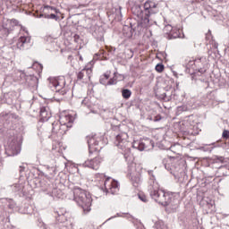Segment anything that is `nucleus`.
<instances>
[{
  "label": "nucleus",
  "instance_id": "1",
  "mask_svg": "<svg viewBox=\"0 0 229 229\" xmlns=\"http://www.w3.org/2000/svg\"><path fill=\"white\" fill-rule=\"evenodd\" d=\"M131 12L133 15H136L140 20L142 28H148V26H151L150 22H153V20L150 18L151 15H155L159 12L158 4L148 0L144 3L143 9L140 5H134L131 8Z\"/></svg>",
  "mask_w": 229,
  "mask_h": 229
},
{
  "label": "nucleus",
  "instance_id": "2",
  "mask_svg": "<svg viewBox=\"0 0 229 229\" xmlns=\"http://www.w3.org/2000/svg\"><path fill=\"white\" fill-rule=\"evenodd\" d=\"M148 173L150 176L148 188L150 197L152 198V199H155L159 205H162L163 207H167L171 203V201H173V195L164 191L163 190H160V184H158L155 180L153 170H148Z\"/></svg>",
  "mask_w": 229,
  "mask_h": 229
},
{
  "label": "nucleus",
  "instance_id": "3",
  "mask_svg": "<svg viewBox=\"0 0 229 229\" xmlns=\"http://www.w3.org/2000/svg\"><path fill=\"white\" fill-rule=\"evenodd\" d=\"M73 199L83 210L84 214H89L92 207V197L90 194H87V191L81 188L73 189Z\"/></svg>",
  "mask_w": 229,
  "mask_h": 229
},
{
  "label": "nucleus",
  "instance_id": "4",
  "mask_svg": "<svg viewBox=\"0 0 229 229\" xmlns=\"http://www.w3.org/2000/svg\"><path fill=\"white\" fill-rule=\"evenodd\" d=\"M141 174L142 168H140V166H137L135 164H131L129 166L127 176L134 187H137L142 183Z\"/></svg>",
  "mask_w": 229,
  "mask_h": 229
},
{
  "label": "nucleus",
  "instance_id": "5",
  "mask_svg": "<svg viewBox=\"0 0 229 229\" xmlns=\"http://www.w3.org/2000/svg\"><path fill=\"white\" fill-rule=\"evenodd\" d=\"M21 30L25 31L26 35L21 36L18 38L16 47L21 51H25V49L31 47V36H30V32L26 30V27H21Z\"/></svg>",
  "mask_w": 229,
  "mask_h": 229
},
{
  "label": "nucleus",
  "instance_id": "6",
  "mask_svg": "<svg viewBox=\"0 0 229 229\" xmlns=\"http://www.w3.org/2000/svg\"><path fill=\"white\" fill-rule=\"evenodd\" d=\"M50 82V88L55 89V92H60L63 96L67 93L65 90V77H54L48 79Z\"/></svg>",
  "mask_w": 229,
  "mask_h": 229
},
{
  "label": "nucleus",
  "instance_id": "7",
  "mask_svg": "<svg viewBox=\"0 0 229 229\" xmlns=\"http://www.w3.org/2000/svg\"><path fill=\"white\" fill-rule=\"evenodd\" d=\"M104 187L107 194H117L119 192V182L107 177L104 182Z\"/></svg>",
  "mask_w": 229,
  "mask_h": 229
},
{
  "label": "nucleus",
  "instance_id": "8",
  "mask_svg": "<svg viewBox=\"0 0 229 229\" xmlns=\"http://www.w3.org/2000/svg\"><path fill=\"white\" fill-rule=\"evenodd\" d=\"M87 140L89 155H92L94 151H99V149H101V147L99 146V142H101V137H98L96 135L89 136L87 137Z\"/></svg>",
  "mask_w": 229,
  "mask_h": 229
},
{
  "label": "nucleus",
  "instance_id": "9",
  "mask_svg": "<svg viewBox=\"0 0 229 229\" xmlns=\"http://www.w3.org/2000/svg\"><path fill=\"white\" fill-rule=\"evenodd\" d=\"M114 144L120 149H126V147L128 146V133L122 132L118 134L115 138Z\"/></svg>",
  "mask_w": 229,
  "mask_h": 229
},
{
  "label": "nucleus",
  "instance_id": "10",
  "mask_svg": "<svg viewBox=\"0 0 229 229\" xmlns=\"http://www.w3.org/2000/svg\"><path fill=\"white\" fill-rule=\"evenodd\" d=\"M5 153L7 157H15L21 153V146L17 141H11L9 145L5 148Z\"/></svg>",
  "mask_w": 229,
  "mask_h": 229
},
{
  "label": "nucleus",
  "instance_id": "11",
  "mask_svg": "<svg viewBox=\"0 0 229 229\" xmlns=\"http://www.w3.org/2000/svg\"><path fill=\"white\" fill-rule=\"evenodd\" d=\"M92 78V68H83L77 74V80L83 81V83H88Z\"/></svg>",
  "mask_w": 229,
  "mask_h": 229
},
{
  "label": "nucleus",
  "instance_id": "12",
  "mask_svg": "<svg viewBox=\"0 0 229 229\" xmlns=\"http://www.w3.org/2000/svg\"><path fill=\"white\" fill-rule=\"evenodd\" d=\"M83 167H89V169H93L94 171H98L101 165V157H97L93 159H88L82 164Z\"/></svg>",
  "mask_w": 229,
  "mask_h": 229
},
{
  "label": "nucleus",
  "instance_id": "13",
  "mask_svg": "<svg viewBox=\"0 0 229 229\" xmlns=\"http://www.w3.org/2000/svg\"><path fill=\"white\" fill-rule=\"evenodd\" d=\"M59 123L68 128H72L74 118L71 114H62L59 118Z\"/></svg>",
  "mask_w": 229,
  "mask_h": 229
},
{
  "label": "nucleus",
  "instance_id": "14",
  "mask_svg": "<svg viewBox=\"0 0 229 229\" xmlns=\"http://www.w3.org/2000/svg\"><path fill=\"white\" fill-rule=\"evenodd\" d=\"M55 214L57 223H65L67 221V211H65V209L61 208L55 211Z\"/></svg>",
  "mask_w": 229,
  "mask_h": 229
},
{
  "label": "nucleus",
  "instance_id": "15",
  "mask_svg": "<svg viewBox=\"0 0 229 229\" xmlns=\"http://www.w3.org/2000/svg\"><path fill=\"white\" fill-rule=\"evenodd\" d=\"M10 31H12V27H7L4 23L3 26L0 28V37H2V38H6V37L10 35Z\"/></svg>",
  "mask_w": 229,
  "mask_h": 229
},
{
  "label": "nucleus",
  "instance_id": "16",
  "mask_svg": "<svg viewBox=\"0 0 229 229\" xmlns=\"http://www.w3.org/2000/svg\"><path fill=\"white\" fill-rule=\"evenodd\" d=\"M40 116L42 119H49L51 117V114L49 113V107L42 106L40 108Z\"/></svg>",
  "mask_w": 229,
  "mask_h": 229
},
{
  "label": "nucleus",
  "instance_id": "17",
  "mask_svg": "<svg viewBox=\"0 0 229 229\" xmlns=\"http://www.w3.org/2000/svg\"><path fill=\"white\" fill-rule=\"evenodd\" d=\"M173 162H174V157H168L163 159V164L166 171H171V164H173Z\"/></svg>",
  "mask_w": 229,
  "mask_h": 229
},
{
  "label": "nucleus",
  "instance_id": "18",
  "mask_svg": "<svg viewBox=\"0 0 229 229\" xmlns=\"http://www.w3.org/2000/svg\"><path fill=\"white\" fill-rule=\"evenodd\" d=\"M27 83L31 85V87H35V85H38V78L35 75H28Z\"/></svg>",
  "mask_w": 229,
  "mask_h": 229
},
{
  "label": "nucleus",
  "instance_id": "19",
  "mask_svg": "<svg viewBox=\"0 0 229 229\" xmlns=\"http://www.w3.org/2000/svg\"><path fill=\"white\" fill-rule=\"evenodd\" d=\"M62 123L60 122H55L54 123H52V132L55 133V135H59L60 133V127H61Z\"/></svg>",
  "mask_w": 229,
  "mask_h": 229
},
{
  "label": "nucleus",
  "instance_id": "20",
  "mask_svg": "<svg viewBox=\"0 0 229 229\" xmlns=\"http://www.w3.org/2000/svg\"><path fill=\"white\" fill-rule=\"evenodd\" d=\"M132 148H135L140 151H144V149H146V144H144V142H141V141H134L132 143Z\"/></svg>",
  "mask_w": 229,
  "mask_h": 229
},
{
  "label": "nucleus",
  "instance_id": "21",
  "mask_svg": "<svg viewBox=\"0 0 229 229\" xmlns=\"http://www.w3.org/2000/svg\"><path fill=\"white\" fill-rule=\"evenodd\" d=\"M122 96H123V99H130V98H131V90H130L128 89H123Z\"/></svg>",
  "mask_w": 229,
  "mask_h": 229
},
{
  "label": "nucleus",
  "instance_id": "22",
  "mask_svg": "<svg viewBox=\"0 0 229 229\" xmlns=\"http://www.w3.org/2000/svg\"><path fill=\"white\" fill-rule=\"evenodd\" d=\"M69 128L70 127H68L67 125H64V124L61 123L58 137H62V135H65V133H67V131L69 130Z\"/></svg>",
  "mask_w": 229,
  "mask_h": 229
},
{
  "label": "nucleus",
  "instance_id": "23",
  "mask_svg": "<svg viewBox=\"0 0 229 229\" xmlns=\"http://www.w3.org/2000/svg\"><path fill=\"white\" fill-rule=\"evenodd\" d=\"M5 201L8 203L7 207L8 208H10L11 210H13V208H15L16 204L15 201L12 199H5Z\"/></svg>",
  "mask_w": 229,
  "mask_h": 229
},
{
  "label": "nucleus",
  "instance_id": "24",
  "mask_svg": "<svg viewBox=\"0 0 229 229\" xmlns=\"http://www.w3.org/2000/svg\"><path fill=\"white\" fill-rule=\"evenodd\" d=\"M4 24L7 26H8V24H10V26H12L13 28V26H19V21H17L15 19L7 20L6 23H4Z\"/></svg>",
  "mask_w": 229,
  "mask_h": 229
},
{
  "label": "nucleus",
  "instance_id": "25",
  "mask_svg": "<svg viewBox=\"0 0 229 229\" xmlns=\"http://www.w3.org/2000/svg\"><path fill=\"white\" fill-rule=\"evenodd\" d=\"M47 171H50V173L45 174L46 178H49V174H50V176H55V168L54 167L47 166Z\"/></svg>",
  "mask_w": 229,
  "mask_h": 229
},
{
  "label": "nucleus",
  "instance_id": "26",
  "mask_svg": "<svg viewBox=\"0 0 229 229\" xmlns=\"http://www.w3.org/2000/svg\"><path fill=\"white\" fill-rule=\"evenodd\" d=\"M155 229H167V225H165L162 222L156 223Z\"/></svg>",
  "mask_w": 229,
  "mask_h": 229
},
{
  "label": "nucleus",
  "instance_id": "27",
  "mask_svg": "<svg viewBox=\"0 0 229 229\" xmlns=\"http://www.w3.org/2000/svg\"><path fill=\"white\" fill-rule=\"evenodd\" d=\"M45 19H53L54 21H58L60 17L56 16V14L55 13H51V14L45 15Z\"/></svg>",
  "mask_w": 229,
  "mask_h": 229
},
{
  "label": "nucleus",
  "instance_id": "28",
  "mask_svg": "<svg viewBox=\"0 0 229 229\" xmlns=\"http://www.w3.org/2000/svg\"><path fill=\"white\" fill-rule=\"evenodd\" d=\"M24 189V185L18 183L14 185V191L15 192H21Z\"/></svg>",
  "mask_w": 229,
  "mask_h": 229
},
{
  "label": "nucleus",
  "instance_id": "29",
  "mask_svg": "<svg viewBox=\"0 0 229 229\" xmlns=\"http://www.w3.org/2000/svg\"><path fill=\"white\" fill-rule=\"evenodd\" d=\"M156 71H157V72H164V64H157L156 65Z\"/></svg>",
  "mask_w": 229,
  "mask_h": 229
},
{
  "label": "nucleus",
  "instance_id": "30",
  "mask_svg": "<svg viewBox=\"0 0 229 229\" xmlns=\"http://www.w3.org/2000/svg\"><path fill=\"white\" fill-rule=\"evenodd\" d=\"M138 196L140 201H143V203H146V201H148V198L146 197V195L140 193Z\"/></svg>",
  "mask_w": 229,
  "mask_h": 229
},
{
  "label": "nucleus",
  "instance_id": "31",
  "mask_svg": "<svg viewBox=\"0 0 229 229\" xmlns=\"http://www.w3.org/2000/svg\"><path fill=\"white\" fill-rule=\"evenodd\" d=\"M45 10H51L52 12H55V13H58V9L53 7V6H49V5H46Z\"/></svg>",
  "mask_w": 229,
  "mask_h": 229
},
{
  "label": "nucleus",
  "instance_id": "32",
  "mask_svg": "<svg viewBox=\"0 0 229 229\" xmlns=\"http://www.w3.org/2000/svg\"><path fill=\"white\" fill-rule=\"evenodd\" d=\"M180 37H182L180 36V30H177V32L171 34L170 38H180Z\"/></svg>",
  "mask_w": 229,
  "mask_h": 229
},
{
  "label": "nucleus",
  "instance_id": "33",
  "mask_svg": "<svg viewBox=\"0 0 229 229\" xmlns=\"http://www.w3.org/2000/svg\"><path fill=\"white\" fill-rule=\"evenodd\" d=\"M222 137H223V139H229V131L224 130V131L222 133Z\"/></svg>",
  "mask_w": 229,
  "mask_h": 229
},
{
  "label": "nucleus",
  "instance_id": "34",
  "mask_svg": "<svg viewBox=\"0 0 229 229\" xmlns=\"http://www.w3.org/2000/svg\"><path fill=\"white\" fill-rule=\"evenodd\" d=\"M28 76L29 75H26V73L24 72H21L20 78L21 80H25V81H28V79H27Z\"/></svg>",
  "mask_w": 229,
  "mask_h": 229
},
{
  "label": "nucleus",
  "instance_id": "35",
  "mask_svg": "<svg viewBox=\"0 0 229 229\" xmlns=\"http://www.w3.org/2000/svg\"><path fill=\"white\" fill-rule=\"evenodd\" d=\"M115 83H117V81L115 79H110L108 81H107V85H115Z\"/></svg>",
  "mask_w": 229,
  "mask_h": 229
},
{
  "label": "nucleus",
  "instance_id": "36",
  "mask_svg": "<svg viewBox=\"0 0 229 229\" xmlns=\"http://www.w3.org/2000/svg\"><path fill=\"white\" fill-rule=\"evenodd\" d=\"M212 38V32L208 30V32L206 34V40H210Z\"/></svg>",
  "mask_w": 229,
  "mask_h": 229
},
{
  "label": "nucleus",
  "instance_id": "37",
  "mask_svg": "<svg viewBox=\"0 0 229 229\" xmlns=\"http://www.w3.org/2000/svg\"><path fill=\"white\" fill-rule=\"evenodd\" d=\"M199 72H200L201 74H205V72H207V70L205 68H200L199 69Z\"/></svg>",
  "mask_w": 229,
  "mask_h": 229
},
{
  "label": "nucleus",
  "instance_id": "38",
  "mask_svg": "<svg viewBox=\"0 0 229 229\" xmlns=\"http://www.w3.org/2000/svg\"><path fill=\"white\" fill-rule=\"evenodd\" d=\"M201 60H202V58L196 59V60L194 61V64H196V65H199V64H199V62H201Z\"/></svg>",
  "mask_w": 229,
  "mask_h": 229
},
{
  "label": "nucleus",
  "instance_id": "39",
  "mask_svg": "<svg viewBox=\"0 0 229 229\" xmlns=\"http://www.w3.org/2000/svg\"><path fill=\"white\" fill-rule=\"evenodd\" d=\"M46 15H47V14H46V13H40L38 17L39 19H41V17H44V18L46 19Z\"/></svg>",
  "mask_w": 229,
  "mask_h": 229
},
{
  "label": "nucleus",
  "instance_id": "40",
  "mask_svg": "<svg viewBox=\"0 0 229 229\" xmlns=\"http://www.w3.org/2000/svg\"><path fill=\"white\" fill-rule=\"evenodd\" d=\"M160 117L159 116H156V118L154 119V121L157 123V122H158V121H160Z\"/></svg>",
  "mask_w": 229,
  "mask_h": 229
},
{
  "label": "nucleus",
  "instance_id": "41",
  "mask_svg": "<svg viewBox=\"0 0 229 229\" xmlns=\"http://www.w3.org/2000/svg\"><path fill=\"white\" fill-rule=\"evenodd\" d=\"M24 169H25V167L22 166V165H21V166H20V173H22V171H24Z\"/></svg>",
  "mask_w": 229,
  "mask_h": 229
},
{
  "label": "nucleus",
  "instance_id": "42",
  "mask_svg": "<svg viewBox=\"0 0 229 229\" xmlns=\"http://www.w3.org/2000/svg\"><path fill=\"white\" fill-rule=\"evenodd\" d=\"M165 28L166 30H173V27H171V25H167Z\"/></svg>",
  "mask_w": 229,
  "mask_h": 229
},
{
  "label": "nucleus",
  "instance_id": "43",
  "mask_svg": "<svg viewBox=\"0 0 229 229\" xmlns=\"http://www.w3.org/2000/svg\"><path fill=\"white\" fill-rule=\"evenodd\" d=\"M98 176H100V178H106V176L105 174H98Z\"/></svg>",
  "mask_w": 229,
  "mask_h": 229
},
{
  "label": "nucleus",
  "instance_id": "44",
  "mask_svg": "<svg viewBox=\"0 0 229 229\" xmlns=\"http://www.w3.org/2000/svg\"><path fill=\"white\" fill-rule=\"evenodd\" d=\"M104 76H105V79H106V80H108V78H110V75L105 74Z\"/></svg>",
  "mask_w": 229,
  "mask_h": 229
},
{
  "label": "nucleus",
  "instance_id": "45",
  "mask_svg": "<svg viewBox=\"0 0 229 229\" xmlns=\"http://www.w3.org/2000/svg\"><path fill=\"white\" fill-rule=\"evenodd\" d=\"M124 30H129V31H131V29H130V27H128V26H125V27H124Z\"/></svg>",
  "mask_w": 229,
  "mask_h": 229
},
{
  "label": "nucleus",
  "instance_id": "46",
  "mask_svg": "<svg viewBox=\"0 0 229 229\" xmlns=\"http://www.w3.org/2000/svg\"><path fill=\"white\" fill-rule=\"evenodd\" d=\"M179 110H180V111L185 110V107H179Z\"/></svg>",
  "mask_w": 229,
  "mask_h": 229
},
{
  "label": "nucleus",
  "instance_id": "47",
  "mask_svg": "<svg viewBox=\"0 0 229 229\" xmlns=\"http://www.w3.org/2000/svg\"><path fill=\"white\" fill-rule=\"evenodd\" d=\"M76 38H80V37L79 36H75V41H76Z\"/></svg>",
  "mask_w": 229,
  "mask_h": 229
},
{
  "label": "nucleus",
  "instance_id": "48",
  "mask_svg": "<svg viewBox=\"0 0 229 229\" xmlns=\"http://www.w3.org/2000/svg\"><path fill=\"white\" fill-rule=\"evenodd\" d=\"M164 96H165V98H167V94L165 93Z\"/></svg>",
  "mask_w": 229,
  "mask_h": 229
},
{
  "label": "nucleus",
  "instance_id": "49",
  "mask_svg": "<svg viewBox=\"0 0 229 229\" xmlns=\"http://www.w3.org/2000/svg\"><path fill=\"white\" fill-rule=\"evenodd\" d=\"M100 83H103V79H102V80H100Z\"/></svg>",
  "mask_w": 229,
  "mask_h": 229
},
{
  "label": "nucleus",
  "instance_id": "50",
  "mask_svg": "<svg viewBox=\"0 0 229 229\" xmlns=\"http://www.w3.org/2000/svg\"><path fill=\"white\" fill-rule=\"evenodd\" d=\"M39 67H40V69H42V65L41 64H39Z\"/></svg>",
  "mask_w": 229,
  "mask_h": 229
},
{
  "label": "nucleus",
  "instance_id": "51",
  "mask_svg": "<svg viewBox=\"0 0 229 229\" xmlns=\"http://www.w3.org/2000/svg\"><path fill=\"white\" fill-rule=\"evenodd\" d=\"M174 147H171V149H174Z\"/></svg>",
  "mask_w": 229,
  "mask_h": 229
},
{
  "label": "nucleus",
  "instance_id": "52",
  "mask_svg": "<svg viewBox=\"0 0 229 229\" xmlns=\"http://www.w3.org/2000/svg\"><path fill=\"white\" fill-rule=\"evenodd\" d=\"M0 166H1V162H0Z\"/></svg>",
  "mask_w": 229,
  "mask_h": 229
}]
</instances>
